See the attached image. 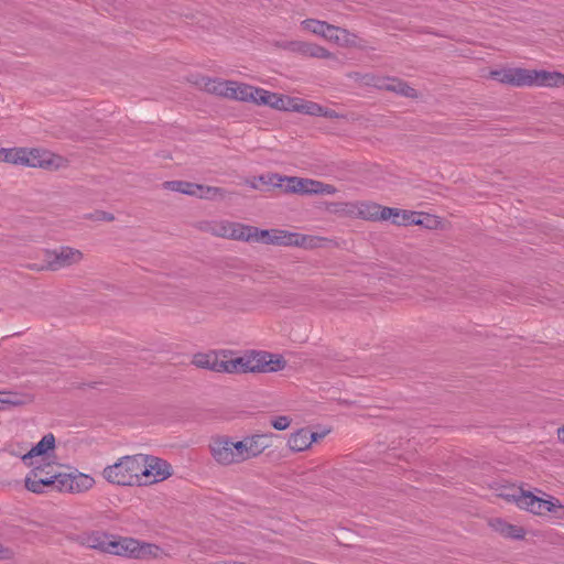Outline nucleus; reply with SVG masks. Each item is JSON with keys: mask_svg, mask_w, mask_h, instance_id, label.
Masks as SVG:
<instances>
[{"mask_svg": "<svg viewBox=\"0 0 564 564\" xmlns=\"http://www.w3.org/2000/svg\"><path fill=\"white\" fill-rule=\"evenodd\" d=\"M142 454L124 456L104 468L102 477L112 485L142 486Z\"/></svg>", "mask_w": 564, "mask_h": 564, "instance_id": "obj_1", "label": "nucleus"}, {"mask_svg": "<svg viewBox=\"0 0 564 564\" xmlns=\"http://www.w3.org/2000/svg\"><path fill=\"white\" fill-rule=\"evenodd\" d=\"M549 70L506 67L489 73V77L513 87H547Z\"/></svg>", "mask_w": 564, "mask_h": 564, "instance_id": "obj_2", "label": "nucleus"}, {"mask_svg": "<svg viewBox=\"0 0 564 564\" xmlns=\"http://www.w3.org/2000/svg\"><path fill=\"white\" fill-rule=\"evenodd\" d=\"M108 554L131 557V558H152L160 553V547L152 543L141 542L133 538H117L112 535L110 544H108Z\"/></svg>", "mask_w": 564, "mask_h": 564, "instance_id": "obj_3", "label": "nucleus"}, {"mask_svg": "<svg viewBox=\"0 0 564 564\" xmlns=\"http://www.w3.org/2000/svg\"><path fill=\"white\" fill-rule=\"evenodd\" d=\"M59 158L39 149L13 148L4 149L2 162L21 164L31 167H51Z\"/></svg>", "mask_w": 564, "mask_h": 564, "instance_id": "obj_4", "label": "nucleus"}, {"mask_svg": "<svg viewBox=\"0 0 564 564\" xmlns=\"http://www.w3.org/2000/svg\"><path fill=\"white\" fill-rule=\"evenodd\" d=\"M83 259V253L78 249H74L70 247H61L57 250L45 251L44 261L45 265L41 269H48L52 271H57L63 268L70 267L80 262Z\"/></svg>", "mask_w": 564, "mask_h": 564, "instance_id": "obj_5", "label": "nucleus"}, {"mask_svg": "<svg viewBox=\"0 0 564 564\" xmlns=\"http://www.w3.org/2000/svg\"><path fill=\"white\" fill-rule=\"evenodd\" d=\"M200 229L217 237L242 241H246V238H248L246 234L250 231V229H248V225H242L229 220L205 223L200 226Z\"/></svg>", "mask_w": 564, "mask_h": 564, "instance_id": "obj_6", "label": "nucleus"}, {"mask_svg": "<svg viewBox=\"0 0 564 564\" xmlns=\"http://www.w3.org/2000/svg\"><path fill=\"white\" fill-rule=\"evenodd\" d=\"M142 480L149 485L165 480L172 475L171 465L159 457L142 455Z\"/></svg>", "mask_w": 564, "mask_h": 564, "instance_id": "obj_7", "label": "nucleus"}, {"mask_svg": "<svg viewBox=\"0 0 564 564\" xmlns=\"http://www.w3.org/2000/svg\"><path fill=\"white\" fill-rule=\"evenodd\" d=\"M248 231L246 235V241L252 242H263L267 245L273 246H292V234L288 230L282 229H259L253 226H248Z\"/></svg>", "mask_w": 564, "mask_h": 564, "instance_id": "obj_8", "label": "nucleus"}, {"mask_svg": "<svg viewBox=\"0 0 564 564\" xmlns=\"http://www.w3.org/2000/svg\"><path fill=\"white\" fill-rule=\"evenodd\" d=\"M213 459L221 466L237 465L234 448V440L226 435H217L210 438L208 445Z\"/></svg>", "mask_w": 564, "mask_h": 564, "instance_id": "obj_9", "label": "nucleus"}, {"mask_svg": "<svg viewBox=\"0 0 564 564\" xmlns=\"http://www.w3.org/2000/svg\"><path fill=\"white\" fill-rule=\"evenodd\" d=\"M95 479L87 474L74 471L57 474V490L70 494H82L91 489Z\"/></svg>", "mask_w": 564, "mask_h": 564, "instance_id": "obj_10", "label": "nucleus"}, {"mask_svg": "<svg viewBox=\"0 0 564 564\" xmlns=\"http://www.w3.org/2000/svg\"><path fill=\"white\" fill-rule=\"evenodd\" d=\"M228 97L240 101H252L257 105H265V99L271 91L263 88H257L251 85L231 80L229 84Z\"/></svg>", "mask_w": 564, "mask_h": 564, "instance_id": "obj_11", "label": "nucleus"}, {"mask_svg": "<svg viewBox=\"0 0 564 564\" xmlns=\"http://www.w3.org/2000/svg\"><path fill=\"white\" fill-rule=\"evenodd\" d=\"M25 488L34 494H43L44 488L53 487L57 489V473H46L42 477L39 468H32L24 479Z\"/></svg>", "mask_w": 564, "mask_h": 564, "instance_id": "obj_12", "label": "nucleus"}, {"mask_svg": "<svg viewBox=\"0 0 564 564\" xmlns=\"http://www.w3.org/2000/svg\"><path fill=\"white\" fill-rule=\"evenodd\" d=\"M55 448V436L52 433L45 434L40 442L22 456V462L26 466L35 465V462L45 460L48 452Z\"/></svg>", "mask_w": 564, "mask_h": 564, "instance_id": "obj_13", "label": "nucleus"}, {"mask_svg": "<svg viewBox=\"0 0 564 564\" xmlns=\"http://www.w3.org/2000/svg\"><path fill=\"white\" fill-rule=\"evenodd\" d=\"M112 535L105 531H87L79 535V543L86 547L97 550L101 553H108Z\"/></svg>", "mask_w": 564, "mask_h": 564, "instance_id": "obj_14", "label": "nucleus"}, {"mask_svg": "<svg viewBox=\"0 0 564 564\" xmlns=\"http://www.w3.org/2000/svg\"><path fill=\"white\" fill-rule=\"evenodd\" d=\"M279 186H284L289 193L296 194H315L316 192V180L303 178L296 176H284L280 177Z\"/></svg>", "mask_w": 564, "mask_h": 564, "instance_id": "obj_15", "label": "nucleus"}, {"mask_svg": "<svg viewBox=\"0 0 564 564\" xmlns=\"http://www.w3.org/2000/svg\"><path fill=\"white\" fill-rule=\"evenodd\" d=\"M265 99V106H270L278 110L294 111L302 113L304 99L297 97H288L271 93Z\"/></svg>", "mask_w": 564, "mask_h": 564, "instance_id": "obj_16", "label": "nucleus"}, {"mask_svg": "<svg viewBox=\"0 0 564 564\" xmlns=\"http://www.w3.org/2000/svg\"><path fill=\"white\" fill-rule=\"evenodd\" d=\"M324 434L311 432L307 429H301L291 434L288 440V446L292 452H303L311 447L313 442L322 438Z\"/></svg>", "mask_w": 564, "mask_h": 564, "instance_id": "obj_17", "label": "nucleus"}, {"mask_svg": "<svg viewBox=\"0 0 564 564\" xmlns=\"http://www.w3.org/2000/svg\"><path fill=\"white\" fill-rule=\"evenodd\" d=\"M382 220H391L398 226L420 225L422 221L414 212L402 210L399 208L386 207L381 214Z\"/></svg>", "mask_w": 564, "mask_h": 564, "instance_id": "obj_18", "label": "nucleus"}, {"mask_svg": "<svg viewBox=\"0 0 564 564\" xmlns=\"http://www.w3.org/2000/svg\"><path fill=\"white\" fill-rule=\"evenodd\" d=\"M224 354L207 352L196 354L193 364L198 368L209 369L215 372H223Z\"/></svg>", "mask_w": 564, "mask_h": 564, "instance_id": "obj_19", "label": "nucleus"}, {"mask_svg": "<svg viewBox=\"0 0 564 564\" xmlns=\"http://www.w3.org/2000/svg\"><path fill=\"white\" fill-rule=\"evenodd\" d=\"M490 527L506 538L523 539L525 535L523 528L508 523L500 518L490 520Z\"/></svg>", "mask_w": 564, "mask_h": 564, "instance_id": "obj_20", "label": "nucleus"}, {"mask_svg": "<svg viewBox=\"0 0 564 564\" xmlns=\"http://www.w3.org/2000/svg\"><path fill=\"white\" fill-rule=\"evenodd\" d=\"M507 501L514 502L519 508L531 512V508L534 507L536 496L531 492L523 491L521 489H513L511 494H501Z\"/></svg>", "mask_w": 564, "mask_h": 564, "instance_id": "obj_21", "label": "nucleus"}, {"mask_svg": "<svg viewBox=\"0 0 564 564\" xmlns=\"http://www.w3.org/2000/svg\"><path fill=\"white\" fill-rule=\"evenodd\" d=\"M248 354L241 357L228 358L224 354L223 372L247 373L250 372Z\"/></svg>", "mask_w": 564, "mask_h": 564, "instance_id": "obj_22", "label": "nucleus"}, {"mask_svg": "<svg viewBox=\"0 0 564 564\" xmlns=\"http://www.w3.org/2000/svg\"><path fill=\"white\" fill-rule=\"evenodd\" d=\"M231 80H221L217 78L203 77L200 80L202 88L220 97H228L229 84Z\"/></svg>", "mask_w": 564, "mask_h": 564, "instance_id": "obj_23", "label": "nucleus"}, {"mask_svg": "<svg viewBox=\"0 0 564 564\" xmlns=\"http://www.w3.org/2000/svg\"><path fill=\"white\" fill-rule=\"evenodd\" d=\"M384 207L372 202H358L357 218L364 220H382L381 214Z\"/></svg>", "mask_w": 564, "mask_h": 564, "instance_id": "obj_24", "label": "nucleus"}, {"mask_svg": "<svg viewBox=\"0 0 564 564\" xmlns=\"http://www.w3.org/2000/svg\"><path fill=\"white\" fill-rule=\"evenodd\" d=\"M271 434H254L246 437L251 458L258 457L270 446Z\"/></svg>", "mask_w": 564, "mask_h": 564, "instance_id": "obj_25", "label": "nucleus"}, {"mask_svg": "<svg viewBox=\"0 0 564 564\" xmlns=\"http://www.w3.org/2000/svg\"><path fill=\"white\" fill-rule=\"evenodd\" d=\"M379 87L405 97H415V89L398 78H388Z\"/></svg>", "mask_w": 564, "mask_h": 564, "instance_id": "obj_26", "label": "nucleus"}, {"mask_svg": "<svg viewBox=\"0 0 564 564\" xmlns=\"http://www.w3.org/2000/svg\"><path fill=\"white\" fill-rule=\"evenodd\" d=\"M326 240V238L317 236L301 235L297 232L292 234V246L303 247L306 249L319 248Z\"/></svg>", "mask_w": 564, "mask_h": 564, "instance_id": "obj_27", "label": "nucleus"}, {"mask_svg": "<svg viewBox=\"0 0 564 564\" xmlns=\"http://www.w3.org/2000/svg\"><path fill=\"white\" fill-rule=\"evenodd\" d=\"M349 36L350 34L347 30L327 23L324 39L338 44H348L350 43Z\"/></svg>", "mask_w": 564, "mask_h": 564, "instance_id": "obj_28", "label": "nucleus"}, {"mask_svg": "<svg viewBox=\"0 0 564 564\" xmlns=\"http://www.w3.org/2000/svg\"><path fill=\"white\" fill-rule=\"evenodd\" d=\"M163 186L172 192H178L189 196H195L197 194L196 189H198L197 184L184 181H169L165 182Z\"/></svg>", "mask_w": 564, "mask_h": 564, "instance_id": "obj_29", "label": "nucleus"}, {"mask_svg": "<svg viewBox=\"0 0 564 564\" xmlns=\"http://www.w3.org/2000/svg\"><path fill=\"white\" fill-rule=\"evenodd\" d=\"M196 195L195 197L204 198V199H217L224 198L227 194L226 189L217 186H206L197 184Z\"/></svg>", "mask_w": 564, "mask_h": 564, "instance_id": "obj_30", "label": "nucleus"}, {"mask_svg": "<svg viewBox=\"0 0 564 564\" xmlns=\"http://www.w3.org/2000/svg\"><path fill=\"white\" fill-rule=\"evenodd\" d=\"M248 358H249V367H250V372H267V368L265 366L268 365L267 364V358H269V352H265V351H258V352H251V354H248Z\"/></svg>", "mask_w": 564, "mask_h": 564, "instance_id": "obj_31", "label": "nucleus"}, {"mask_svg": "<svg viewBox=\"0 0 564 564\" xmlns=\"http://www.w3.org/2000/svg\"><path fill=\"white\" fill-rule=\"evenodd\" d=\"M301 26L305 31L312 32L316 35H321L324 37V33L327 29V22L315 19H306L301 22Z\"/></svg>", "mask_w": 564, "mask_h": 564, "instance_id": "obj_32", "label": "nucleus"}, {"mask_svg": "<svg viewBox=\"0 0 564 564\" xmlns=\"http://www.w3.org/2000/svg\"><path fill=\"white\" fill-rule=\"evenodd\" d=\"M237 465L251 459L246 437L241 441H234Z\"/></svg>", "mask_w": 564, "mask_h": 564, "instance_id": "obj_33", "label": "nucleus"}, {"mask_svg": "<svg viewBox=\"0 0 564 564\" xmlns=\"http://www.w3.org/2000/svg\"><path fill=\"white\" fill-rule=\"evenodd\" d=\"M336 212L344 216L357 218L358 202L340 203L337 205Z\"/></svg>", "mask_w": 564, "mask_h": 564, "instance_id": "obj_34", "label": "nucleus"}, {"mask_svg": "<svg viewBox=\"0 0 564 564\" xmlns=\"http://www.w3.org/2000/svg\"><path fill=\"white\" fill-rule=\"evenodd\" d=\"M267 372H274L283 369L285 367V360L282 357L274 356L269 354V358H267Z\"/></svg>", "mask_w": 564, "mask_h": 564, "instance_id": "obj_35", "label": "nucleus"}, {"mask_svg": "<svg viewBox=\"0 0 564 564\" xmlns=\"http://www.w3.org/2000/svg\"><path fill=\"white\" fill-rule=\"evenodd\" d=\"M330 55L332 54L323 46L308 43V46L306 50V56L316 57V58H328V57H330Z\"/></svg>", "mask_w": 564, "mask_h": 564, "instance_id": "obj_36", "label": "nucleus"}, {"mask_svg": "<svg viewBox=\"0 0 564 564\" xmlns=\"http://www.w3.org/2000/svg\"><path fill=\"white\" fill-rule=\"evenodd\" d=\"M550 509H547V513H552L553 517L557 520H564V506L560 502L558 499L551 497Z\"/></svg>", "mask_w": 564, "mask_h": 564, "instance_id": "obj_37", "label": "nucleus"}, {"mask_svg": "<svg viewBox=\"0 0 564 564\" xmlns=\"http://www.w3.org/2000/svg\"><path fill=\"white\" fill-rule=\"evenodd\" d=\"M551 498L542 499L536 497L534 507L531 508V512L538 516H543L547 513V509H550Z\"/></svg>", "mask_w": 564, "mask_h": 564, "instance_id": "obj_38", "label": "nucleus"}, {"mask_svg": "<svg viewBox=\"0 0 564 564\" xmlns=\"http://www.w3.org/2000/svg\"><path fill=\"white\" fill-rule=\"evenodd\" d=\"M321 107H322V105H319L317 102L304 99L302 113L308 115V116H314V117H319Z\"/></svg>", "mask_w": 564, "mask_h": 564, "instance_id": "obj_39", "label": "nucleus"}, {"mask_svg": "<svg viewBox=\"0 0 564 564\" xmlns=\"http://www.w3.org/2000/svg\"><path fill=\"white\" fill-rule=\"evenodd\" d=\"M564 86V74L560 72L547 73V87H561Z\"/></svg>", "mask_w": 564, "mask_h": 564, "instance_id": "obj_40", "label": "nucleus"}, {"mask_svg": "<svg viewBox=\"0 0 564 564\" xmlns=\"http://www.w3.org/2000/svg\"><path fill=\"white\" fill-rule=\"evenodd\" d=\"M291 424V419L285 415L276 416L271 421V425L278 431L286 430Z\"/></svg>", "mask_w": 564, "mask_h": 564, "instance_id": "obj_41", "label": "nucleus"}, {"mask_svg": "<svg viewBox=\"0 0 564 564\" xmlns=\"http://www.w3.org/2000/svg\"><path fill=\"white\" fill-rule=\"evenodd\" d=\"M316 192L315 194L319 195H333L337 192V188L332 184H326L319 181H316Z\"/></svg>", "mask_w": 564, "mask_h": 564, "instance_id": "obj_42", "label": "nucleus"}, {"mask_svg": "<svg viewBox=\"0 0 564 564\" xmlns=\"http://www.w3.org/2000/svg\"><path fill=\"white\" fill-rule=\"evenodd\" d=\"M308 43L302 42V41H293L289 43V50L292 52L300 53L304 56H306V50H307Z\"/></svg>", "mask_w": 564, "mask_h": 564, "instance_id": "obj_43", "label": "nucleus"}, {"mask_svg": "<svg viewBox=\"0 0 564 564\" xmlns=\"http://www.w3.org/2000/svg\"><path fill=\"white\" fill-rule=\"evenodd\" d=\"M319 117H324V118H328V119L341 118V116L338 112H336L335 110L329 109V108H325L323 106L321 107Z\"/></svg>", "mask_w": 564, "mask_h": 564, "instance_id": "obj_44", "label": "nucleus"}, {"mask_svg": "<svg viewBox=\"0 0 564 564\" xmlns=\"http://www.w3.org/2000/svg\"><path fill=\"white\" fill-rule=\"evenodd\" d=\"M33 468H39L42 471V477H45L46 473H55L54 466L51 463L46 464H40L39 462H35V465H32Z\"/></svg>", "mask_w": 564, "mask_h": 564, "instance_id": "obj_45", "label": "nucleus"}, {"mask_svg": "<svg viewBox=\"0 0 564 564\" xmlns=\"http://www.w3.org/2000/svg\"><path fill=\"white\" fill-rule=\"evenodd\" d=\"M20 404H22V402L17 398L0 399V410L6 409L7 405L17 406Z\"/></svg>", "mask_w": 564, "mask_h": 564, "instance_id": "obj_46", "label": "nucleus"}, {"mask_svg": "<svg viewBox=\"0 0 564 564\" xmlns=\"http://www.w3.org/2000/svg\"><path fill=\"white\" fill-rule=\"evenodd\" d=\"M91 218L95 220H104V221H112L115 219L113 215L106 212H97L91 215Z\"/></svg>", "mask_w": 564, "mask_h": 564, "instance_id": "obj_47", "label": "nucleus"}, {"mask_svg": "<svg viewBox=\"0 0 564 564\" xmlns=\"http://www.w3.org/2000/svg\"><path fill=\"white\" fill-rule=\"evenodd\" d=\"M557 436L558 440L564 443V426L557 430Z\"/></svg>", "mask_w": 564, "mask_h": 564, "instance_id": "obj_48", "label": "nucleus"}, {"mask_svg": "<svg viewBox=\"0 0 564 564\" xmlns=\"http://www.w3.org/2000/svg\"><path fill=\"white\" fill-rule=\"evenodd\" d=\"M3 148H0V161L2 160Z\"/></svg>", "mask_w": 564, "mask_h": 564, "instance_id": "obj_49", "label": "nucleus"}]
</instances>
